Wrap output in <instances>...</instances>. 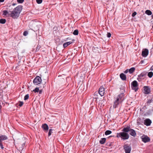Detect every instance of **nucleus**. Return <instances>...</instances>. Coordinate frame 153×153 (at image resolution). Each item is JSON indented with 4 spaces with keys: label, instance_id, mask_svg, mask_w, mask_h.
<instances>
[{
    "label": "nucleus",
    "instance_id": "72a5a7b5",
    "mask_svg": "<svg viewBox=\"0 0 153 153\" xmlns=\"http://www.w3.org/2000/svg\"><path fill=\"white\" fill-rule=\"evenodd\" d=\"M23 102H20L19 104V105L20 107H21L23 105Z\"/></svg>",
    "mask_w": 153,
    "mask_h": 153
},
{
    "label": "nucleus",
    "instance_id": "ea45409f",
    "mask_svg": "<svg viewBox=\"0 0 153 153\" xmlns=\"http://www.w3.org/2000/svg\"><path fill=\"white\" fill-rule=\"evenodd\" d=\"M4 0H0V2H3Z\"/></svg>",
    "mask_w": 153,
    "mask_h": 153
},
{
    "label": "nucleus",
    "instance_id": "4c0bfd02",
    "mask_svg": "<svg viewBox=\"0 0 153 153\" xmlns=\"http://www.w3.org/2000/svg\"><path fill=\"white\" fill-rule=\"evenodd\" d=\"M128 71L129 70H128V69H127L124 72V73L125 74H126L128 72Z\"/></svg>",
    "mask_w": 153,
    "mask_h": 153
},
{
    "label": "nucleus",
    "instance_id": "2eb2a0df",
    "mask_svg": "<svg viewBox=\"0 0 153 153\" xmlns=\"http://www.w3.org/2000/svg\"><path fill=\"white\" fill-rule=\"evenodd\" d=\"M143 88L145 94H148L149 93L150 91V90L149 87L145 86L143 87Z\"/></svg>",
    "mask_w": 153,
    "mask_h": 153
},
{
    "label": "nucleus",
    "instance_id": "c85d7f7f",
    "mask_svg": "<svg viewBox=\"0 0 153 153\" xmlns=\"http://www.w3.org/2000/svg\"><path fill=\"white\" fill-rule=\"evenodd\" d=\"M52 129H50L49 130V132H48V134L49 136H50V135H51V134L52 133Z\"/></svg>",
    "mask_w": 153,
    "mask_h": 153
},
{
    "label": "nucleus",
    "instance_id": "37998d69",
    "mask_svg": "<svg viewBox=\"0 0 153 153\" xmlns=\"http://www.w3.org/2000/svg\"><path fill=\"white\" fill-rule=\"evenodd\" d=\"M152 18L153 19V14L152 16Z\"/></svg>",
    "mask_w": 153,
    "mask_h": 153
},
{
    "label": "nucleus",
    "instance_id": "cd10ccee",
    "mask_svg": "<svg viewBox=\"0 0 153 153\" xmlns=\"http://www.w3.org/2000/svg\"><path fill=\"white\" fill-rule=\"evenodd\" d=\"M29 97V95L28 94H27L25 96L24 100H27L28 99Z\"/></svg>",
    "mask_w": 153,
    "mask_h": 153
},
{
    "label": "nucleus",
    "instance_id": "f03ea898",
    "mask_svg": "<svg viewBox=\"0 0 153 153\" xmlns=\"http://www.w3.org/2000/svg\"><path fill=\"white\" fill-rule=\"evenodd\" d=\"M124 94L123 93H121L118 95L116 98L114 102L113 105L114 108H116L118 107V105L122 102L124 99Z\"/></svg>",
    "mask_w": 153,
    "mask_h": 153
},
{
    "label": "nucleus",
    "instance_id": "6ab92c4d",
    "mask_svg": "<svg viewBox=\"0 0 153 153\" xmlns=\"http://www.w3.org/2000/svg\"><path fill=\"white\" fill-rule=\"evenodd\" d=\"M10 13H9V12L7 10H4L3 11V15L5 16H7L8 17L9 16H10Z\"/></svg>",
    "mask_w": 153,
    "mask_h": 153
},
{
    "label": "nucleus",
    "instance_id": "1a4fd4ad",
    "mask_svg": "<svg viewBox=\"0 0 153 153\" xmlns=\"http://www.w3.org/2000/svg\"><path fill=\"white\" fill-rule=\"evenodd\" d=\"M151 123L152 121L149 119H146L144 121V124L147 126H150Z\"/></svg>",
    "mask_w": 153,
    "mask_h": 153
},
{
    "label": "nucleus",
    "instance_id": "7c9ffc66",
    "mask_svg": "<svg viewBox=\"0 0 153 153\" xmlns=\"http://www.w3.org/2000/svg\"><path fill=\"white\" fill-rule=\"evenodd\" d=\"M17 2L19 3H22L24 1V0H17Z\"/></svg>",
    "mask_w": 153,
    "mask_h": 153
},
{
    "label": "nucleus",
    "instance_id": "20e7f679",
    "mask_svg": "<svg viewBox=\"0 0 153 153\" xmlns=\"http://www.w3.org/2000/svg\"><path fill=\"white\" fill-rule=\"evenodd\" d=\"M131 87L132 89L136 91L138 89V84L136 80L133 81L131 83Z\"/></svg>",
    "mask_w": 153,
    "mask_h": 153
},
{
    "label": "nucleus",
    "instance_id": "58836bf2",
    "mask_svg": "<svg viewBox=\"0 0 153 153\" xmlns=\"http://www.w3.org/2000/svg\"><path fill=\"white\" fill-rule=\"evenodd\" d=\"M150 69L151 71L153 70V65L151 67Z\"/></svg>",
    "mask_w": 153,
    "mask_h": 153
},
{
    "label": "nucleus",
    "instance_id": "ddd939ff",
    "mask_svg": "<svg viewBox=\"0 0 153 153\" xmlns=\"http://www.w3.org/2000/svg\"><path fill=\"white\" fill-rule=\"evenodd\" d=\"M131 129L130 126H128L126 127L123 128L122 131L123 132L127 133V132L130 131Z\"/></svg>",
    "mask_w": 153,
    "mask_h": 153
},
{
    "label": "nucleus",
    "instance_id": "393cba45",
    "mask_svg": "<svg viewBox=\"0 0 153 153\" xmlns=\"http://www.w3.org/2000/svg\"><path fill=\"white\" fill-rule=\"evenodd\" d=\"M6 22L5 19H0V23L1 24H4Z\"/></svg>",
    "mask_w": 153,
    "mask_h": 153
},
{
    "label": "nucleus",
    "instance_id": "6e6552de",
    "mask_svg": "<svg viewBox=\"0 0 153 153\" xmlns=\"http://www.w3.org/2000/svg\"><path fill=\"white\" fill-rule=\"evenodd\" d=\"M149 53V50L148 49L145 48L143 49L142 52V55L144 57H146Z\"/></svg>",
    "mask_w": 153,
    "mask_h": 153
},
{
    "label": "nucleus",
    "instance_id": "412c9836",
    "mask_svg": "<svg viewBox=\"0 0 153 153\" xmlns=\"http://www.w3.org/2000/svg\"><path fill=\"white\" fill-rule=\"evenodd\" d=\"M135 68L134 67H132L130 68L128 70V72L130 74L133 73L135 70Z\"/></svg>",
    "mask_w": 153,
    "mask_h": 153
},
{
    "label": "nucleus",
    "instance_id": "5701e85b",
    "mask_svg": "<svg viewBox=\"0 0 153 153\" xmlns=\"http://www.w3.org/2000/svg\"><path fill=\"white\" fill-rule=\"evenodd\" d=\"M112 132L110 130H107L105 132V134L106 135H109L111 134Z\"/></svg>",
    "mask_w": 153,
    "mask_h": 153
},
{
    "label": "nucleus",
    "instance_id": "a211bd4d",
    "mask_svg": "<svg viewBox=\"0 0 153 153\" xmlns=\"http://www.w3.org/2000/svg\"><path fill=\"white\" fill-rule=\"evenodd\" d=\"M42 127L43 129L46 131H47L48 129V126L46 124H44L42 126Z\"/></svg>",
    "mask_w": 153,
    "mask_h": 153
},
{
    "label": "nucleus",
    "instance_id": "9b49d317",
    "mask_svg": "<svg viewBox=\"0 0 153 153\" xmlns=\"http://www.w3.org/2000/svg\"><path fill=\"white\" fill-rule=\"evenodd\" d=\"M141 139L142 141L145 143L149 142L150 140V138L147 136H143Z\"/></svg>",
    "mask_w": 153,
    "mask_h": 153
},
{
    "label": "nucleus",
    "instance_id": "aec40b11",
    "mask_svg": "<svg viewBox=\"0 0 153 153\" xmlns=\"http://www.w3.org/2000/svg\"><path fill=\"white\" fill-rule=\"evenodd\" d=\"M106 139L105 138H102L100 141V143L101 144H103L105 143Z\"/></svg>",
    "mask_w": 153,
    "mask_h": 153
},
{
    "label": "nucleus",
    "instance_id": "09e8293b",
    "mask_svg": "<svg viewBox=\"0 0 153 153\" xmlns=\"http://www.w3.org/2000/svg\"><path fill=\"white\" fill-rule=\"evenodd\" d=\"M20 153H22L21 152H20Z\"/></svg>",
    "mask_w": 153,
    "mask_h": 153
},
{
    "label": "nucleus",
    "instance_id": "0eeeda50",
    "mask_svg": "<svg viewBox=\"0 0 153 153\" xmlns=\"http://www.w3.org/2000/svg\"><path fill=\"white\" fill-rule=\"evenodd\" d=\"M146 74L144 72H142L138 76L137 80L139 81H141L142 80L145 79L146 76Z\"/></svg>",
    "mask_w": 153,
    "mask_h": 153
},
{
    "label": "nucleus",
    "instance_id": "bb28decb",
    "mask_svg": "<svg viewBox=\"0 0 153 153\" xmlns=\"http://www.w3.org/2000/svg\"><path fill=\"white\" fill-rule=\"evenodd\" d=\"M39 91V88H36L35 89L33 90V91L34 92H38Z\"/></svg>",
    "mask_w": 153,
    "mask_h": 153
},
{
    "label": "nucleus",
    "instance_id": "9d476101",
    "mask_svg": "<svg viewBox=\"0 0 153 153\" xmlns=\"http://www.w3.org/2000/svg\"><path fill=\"white\" fill-rule=\"evenodd\" d=\"M105 93V88L102 87H101L99 89V93L101 96H102L104 95Z\"/></svg>",
    "mask_w": 153,
    "mask_h": 153
},
{
    "label": "nucleus",
    "instance_id": "7ed1b4c3",
    "mask_svg": "<svg viewBox=\"0 0 153 153\" xmlns=\"http://www.w3.org/2000/svg\"><path fill=\"white\" fill-rule=\"evenodd\" d=\"M116 137L117 138L121 137L122 139L124 140H127L129 138L128 134L126 132H123L117 133Z\"/></svg>",
    "mask_w": 153,
    "mask_h": 153
},
{
    "label": "nucleus",
    "instance_id": "dca6fc26",
    "mask_svg": "<svg viewBox=\"0 0 153 153\" xmlns=\"http://www.w3.org/2000/svg\"><path fill=\"white\" fill-rule=\"evenodd\" d=\"M130 134L134 137H135L136 135V133L135 131L132 129H131L130 131Z\"/></svg>",
    "mask_w": 153,
    "mask_h": 153
},
{
    "label": "nucleus",
    "instance_id": "f257e3e1",
    "mask_svg": "<svg viewBox=\"0 0 153 153\" xmlns=\"http://www.w3.org/2000/svg\"><path fill=\"white\" fill-rule=\"evenodd\" d=\"M22 10L21 6H18L14 8L13 10L10 12V16L13 19L17 18L20 14Z\"/></svg>",
    "mask_w": 153,
    "mask_h": 153
},
{
    "label": "nucleus",
    "instance_id": "de8ad7c7",
    "mask_svg": "<svg viewBox=\"0 0 153 153\" xmlns=\"http://www.w3.org/2000/svg\"><path fill=\"white\" fill-rule=\"evenodd\" d=\"M55 33H56V31H55Z\"/></svg>",
    "mask_w": 153,
    "mask_h": 153
},
{
    "label": "nucleus",
    "instance_id": "39448f33",
    "mask_svg": "<svg viewBox=\"0 0 153 153\" xmlns=\"http://www.w3.org/2000/svg\"><path fill=\"white\" fill-rule=\"evenodd\" d=\"M123 147L125 153H130L131 148L130 145L126 144L124 145Z\"/></svg>",
    "mask_w": 153,
    "mask_h": 153
},
{
    "label": "nucleus",
    "instance_id": "a19ab883",
    "mask_svg": "<svg viewBox=\"0 0 153 153\" xmlns=\"http://www.w3.org/2000/svg\"><path fill=\"white\" fill-rule=\"evenodd\" d=\"M41 92H42V91H39V93L40 94L41 93Z\"/></svg>",
    "mask_w": 153,
    "mask_h": 153
},
{
    "label": "nucleus",
    "instance_id": "a878e982",
    "mask_svg": "<svg viewBox=\"0 0 153 153\" xmlns=\"http://www.w3.org/2000/svg\"><path fill=\"white\" fill-rule=\"evenodd\" d=\"M79 31L78 30H76L73 32V34L75 35H77L78 34Z\"/></svg>",
    "mask_w": 153,
    "mask_h": 153
},
{
    "label": "nucleus",
    "instance_id": "4be33fe9",
    "mask_svg": "<svg viewBox=\"0 0 153 153\" xmlns=\"http://www.w3.org/2000/svg\"><path fill=\"white\" fill-rule=\"evenodd\" d=\"M145 13L149 16L151 15L152 14V12L149 10H146L145 11Z\"/></svg>",
    "mask_w": 153,
    "mask_h": 153
},
{
    "label": "nucleus",
    "instance_id": "a18cd8bd",
    "mask_svg": "<svg viewBox=\"0 0 153 153\" xmlns=\"http://www.w3.org/2000/svg\"><path fill=\"white\" fill-rule=\"evenodd\" d=\"M152 28H153V25H152Z\"/></svg>",
    "mask_w": 153,
    "mask_h": 153
},
{
    "label": "nucleus",
    "instance_id": "c9c22d12",
    "mask_svg": "<svg viewBox=\"0 0 153 153\" xmlns=\"http://www.w3.org/2000/svg\"><path fill=\"white\" fill-rule=\"evenodd\" d=\"M137 14V13L134 12L132 14V16L133 17H134Z\"/></svg>",
    "mask_w": 153,
    "mask_h": 153
},
{
    "label": "nucleus",
    "instance_id": "423d86ee",
    "mask_svg": "<svg viewBox=\"0 0 153 153\" xmlns=\"http://www.w3.org/2000/svg\"><path fill=\"white\" fill-rule=\"evenodd\" d=\"M41 82V78L39 76H37L33 80V83L35 85H38L40 84Z\"/></svg>",
    "mask_w": 153,
    "mask_h": 153
},
{
    "label": "nucleus",
    "instance_id": "e433bc0d",
    "mask_svg": "<svg viewBox=\"0 0 153 153\" xmlns=\"http://www.w3.org/2000/svg\"><path fill=\"white\" fill-rule=\"evenodd\" d=\"M153 101V100H152V99H151V100H148V101H147V103L148 104H150V103H151Z\"/></svg>",
    "mask_w": 153,
    "mask_h": 153
},
{
    "label": "nucleus",
    "instance_id": "4468645a",
    "mask_svg": "<svg viewBox=\"0 0 153 153\" xmlns=\"http://www.w3.org/2000/svg\"><path fill=\"white\" fill-rule=\"evenodd\" d=\"M7 137L6 135H0V142L2 143V141L7 139Z\"/></svg>",
    "mask_w": 153,
    "mask_h": 153
},
{
    "label": "nucleus",
    "instance_id": "f8f14e48",
    "mask_svg": "<svg viewBox=\"0 0 153 153\" xmlns=\"http://www.w3.org/2000/svg\"><path fill=\"white\" fill-rule=\"evenodd\" d=\"M74 41V39H72V41L71 42H68L65 43L63 45V47H64V48H66L69 45L73 43Z\"/></svg>",
    "mask_w": 153,
    "mask_h": 153
},
{
    "label": "nucleus",
    "instance_id": "c03bdc74",
    "mask_svg": "<svg viewBox=\"0 0 153 153\" xmlns=\"http://www.w3.org/2000/svg\"><path fill=\"white\" fill-rule=\"evenodd\" d=\"M15 5V4H13V6Z\"/></svg>",
    "mask_w": 153,
    "mask_h": 153
},
{
    "label": "nucleus",
    "instance_id": "2f4dec72",
    "mask_svg": "<svg viewBox=\"0 0 153 153\" xmlns=\"http://www.w3.org/2000/svg\"><path fill=\"white\" fill-rule=\"evenodd\" d=\"M28 34V33L27 31H25V32H24L23 35L24 36H26Z\"/></svg>",
    "mask_w": 153,
    "mask_h": 153
},
{
    "label": "nucleus",
    "instance_id": "79ce46f5",
    "mask_svg": "<svg viewBox=\"0 0 153 153\" xmlns=\"http://www.w3.org/2000/svg\"><path fill=\"white\" fill-rule=\"evenodd\" d=\"M143 62V60H141L140 61V63H142Z\"/></svg>",
    "mask_w": 153,
    "mask_h": 153
},
{
    "label": "nucleus",
    "instance_id": "f3484780",
    "mask_svg": "<svg viewBox=\"0 0 153 153\" xmlns=\"http://www.w3.org/2000/svg\"><path fill=\"white\" fill-rule=\"evenodd\" d=\"M120 77L121 79L123 80H126V75L123 73H121L120 75Z\"/></svg>",
    "mask_w": 153,
    "mask_h": 153
},
{
    "label": "nucleus",
    "instance_id": "473e14b6",
    "mask_svg": "<svg viewBox=\"0 0 153 153\" xmlns=\"http://www.w3.org/2000/svg\"><path fill=\"white\" fill-rule=\"evenodd\" d=\"M0 146L1 148L2 149H3L4 148V147L3 146L2 143L0 142Z\"/></svg>",
    "mask_w": 153,
    "mask_h": 153
},
{
    "label": "nucleus",
    "instance_id": "c756f323",
    "mask_svg": "<svg viewBox=\"0 0 153 153\" xmlns=\"http://www.w3.org/2000/svg\"><path fill=\"white\" fill-rule=\"evenodd\" d=\"M36 1L38 4H40L42 3V0H36Z\"/></svg>",
    "mask_w": 153,
    "mask_h": 153
},
{
    "label": "nucleus",
    "instance_id": "b1692460",
    "mask_svg": "<svg viewBox=\"0 0 153 153\" xmlns=\"http://www.w3.org/2000/svg\"><path fill=\"white\" fill-rule=\"evenodd\" d=\"M148 76L149 78H151L153 76V73L152 72H149L148 74Z\"/></svg>",
    "mask_w": 153,
    "mask_h": 153
},
{
    "label": "nucleus",
    "instance_id": "49530a36",
    "mask_svg": "<svg viewBox=\"0 0 153 153\" xmlns=\"http://www.w3.org/2000/svg\"><path fill=\"white\" fill-rule=\"evenodd\" d=\"M63 80L64 81V79H63Z\"/></svg>",
    "mask_w": 153,
    "mask_h": 153
},
{
    "label": "nucleus",
    "instance_id": "f704fd0d",
    "mask_svg": "<svg viewBox=\"0 0 153 153\" xmlns=\"http://www.w3.org/2000/svg\"><path fill=\"white\" fill-rule=\"evenodd\" d=\"M111 34L110 33H108L107 34V37L109 38L111 36Z\"/></svg>",
    "mask_w": 153,
    "mask_h": 153
}]
</instances>
